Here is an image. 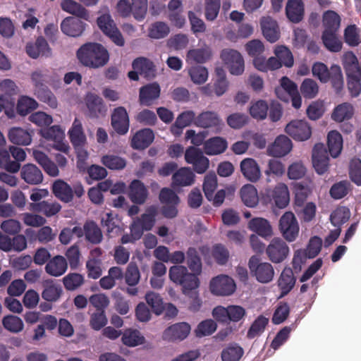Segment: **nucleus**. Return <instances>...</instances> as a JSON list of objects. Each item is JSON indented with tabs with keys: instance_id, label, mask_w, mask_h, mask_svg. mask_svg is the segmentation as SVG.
I'll use <instances>...</instances> for the list:
<instances>
[{
	"instance_id": "6",
	"label": "nucleus",
	"mask_w": 361,
	"mask_h": 361,
	"mask_svg": "<svg viewBox=\"0 0 361 361\" xmlns=\"http://www.w3.org/2000/svg\"><path fill=\"white\" fill-rule=\"evenodd\" d=\"M221 59L227 66L231 74L234 75H242L245 70V63L243 56L239 51L232 49H224L221 52Z\"/></svg>"
},
{
	"instance_id": "19",
	"label": "nucleus",
	"mask_w": 361,
	"mask_h": 361,
	"mask_svg": "<svg viewBox=\"0 0 361 361\" xmlns=\"http://www.w3.org/2000/svg\"><path fill=\"white\" fill-rule=\"evenodd\" d=\"M262 34L265 39L276 42L280 37V30L277 22L269 16L263 17L260 21Z\"/></svg>"
},
{
	"instance_id": "60",
	"label": "nucleus",
	"mask_w": 361,
	"mask_h": 361,
	"mask_svg": "<svg viewBox=\"0 0 361 361\" xmlns=\"http://www.w3.org/2000/svg\"><path fill=\"white\" fill-rule=\"evenodd\" d=\"M274 54L283 66L288 68L293 66L294 63L293 54L286 46H277L274 49Z\"/></svg>"
},
{
	"instance_id": "50",
	"label": "nucleus",
	"mask_w": 361,
	"mask_h": 361,
	"mask_svg": "<svg viewBox=\"0 0 361 361\" xmlns=\"http://www.w3.org/2000/svg\"><path fill=\"white\" fill-rule=\"evenodd\" d=\"M243 349L237 344H231L221 352L222 361H239L243 355Z\"/></svg>"
},
{
	"instance_id": "25",
	"label": "nucleus",
	"mask_w": 361,
	"mask_h": 361,
	"mask_svg": "<svg viewBox=\"0 0 361 361\" xmlns=\"http://www.w3.org/2000/svg\"><path fill=\"white\" fill-rule=\"evenodd\" d=\"M67 268L66 259L61 255H56L47 262L45 271L50 276L58 277L63 275L66 271Z\"/></svg>"
},
{
	"instance_id": "32",
	"label": "nucleus",
	"mask_w": 361,
	"mask_h": 361,
	"mask_svg": "<svg viewBox=\"0 0 361 361\" xmlns=\"http://www.w3.org/2000/svg\"><path fill=\"white\" fill-rule=\"evenodd\" d=\"M287 18L293 23H299L303 17L304 4L302 0H288L286 6Z\"/></svg>"
},
{
	"instance_id": "58",
	"label": "nucleus",
	"mask_w": 361,
	"mask_h": 361,
	"mask_svg": "<svg viewBox=\"0 0 361 361\" xmlns=\"http://www.w3.org/2000/svg\"><path fill=\"white\" fill-rule=\"evenodd\" d=\"M310 190L300 183L295 185L294 209L296 213L300 212V208L304 206L308 197Z\"/></svg>"
},
{
	"instance_id": "9",
	"label": "nucleus",
	"mask_w": 361,
	"mask_h": 361,
	"mask_svg": "<svg viewBox=\"0 0 361 361\" xmlns=\"http://www.w3.org/2000/svg\"><path fill=\"white\" fill-rule=\"evenodd\" d=\"M286 133L297 141H305L312 135V128L305 120L291 121L286 126Z\"/></svg>"
},
{
	"instance_id": "28",
	"label": "nucleus",
	"mask_w": 361,
	"mask_h": 361,
	"mask_svg": "<svg viewBox=\"0 0 361 361\" xmlns=\"http://www.w3.org/2000/svg\"><path fill=\"white\" fill-rule=\"evenodd\" d=\"M195 174L189 167H182L178 169L172 176L173 186H188L194 183Z\"/></svg>"
},
{
	"instance_id": "63",
	"label": "nucleus",
	"mask_w": 361,
	"mask_h": 361,
	"mask_svg": "<svg viewBox=\"0 0 361 361\" xmlns=\"http://www.w3.org/2000/svg\"><path fill=\"white\" fill-rule=\"evenodd\" d=\"M64 287L68 290H74L84 283V277L78 273H70L63 279Z\"/></svg>"
},
{
	"instance_id": "15",
	"label": "nucleus",
	"mask_w": 361,
	"mask_h": 361,
	"mask_svg": "<svg viewBox=\"0 0 361 361\" xmlns=\"http://www.w3.org/2000/svg\"><path fill=\"white\" fill-rule=\"evenodd\" d=\"M190 331V326L186 322L177 323L164 330L162 338L166 341H182Z\"/></svg>"
},
{
	"instance_id": "14",
	"label": "nucleus",
	"mask_w": 361,
	"mask_h": 361,
	"mask_svg": "<svg viewBox=\"0 0 361 361\" xmlns=\"http://www.w3.org/2000/svg\"><path fill=\"white\" fill-rule=\"evenodd\" d=\"M195 125L204 128H214L215 133H219L224 123L216 112L207 111L196 117Z\"/></svg>"
},
{
	"instance_id": "55",
	"label": "nucleus",
	"mask_w": 361,
	"mask_h": 361,
	"mask_svg": "<svg viewBox=\"0 0 361 361\" xmlns=\"http://www.w3.org/2000/svg\"><path fill=\"white\" fill-rule=\"evenodd\" d=\"M4 327L11 333H18L23 329L24 324L22 319L15 315L5 316L2 319Z\"/></svg>"
},
{
	"instance_id": "43",
	"label": "nucleus",
	"mask_w": 361,
	"mask_h": 361,
	"mask_svg": "<svg viewBox=\"0 0 361 361\" xmlns=\"http://www.w3.org/2000/svg\"><path fill=\"white\" fill-rule=\"evenodd\" d=\"M157 214V207L154 205L150 206L146 209L145 214L137 219V221L144 227L145 231H150L154 226Z\"/></svg>"
},
{
	"instance_id": "31",
	"label": "nucleus",
	"mask_w": 361,
	"mask_h": 361,
	"mask_svg": "<svg viewBox=\"0 0 361 361\" xmlns=\"http://www.w3.org/2000/svg\"><path fill=\"white\" fill-rule=\"evenodd\" d=\"M52 192L57 198L66 203L72 201L73 198V188L61 179L54 181L52 185Z\"/></svg>"
},
{
	"instance_id": "47",
	"label": "nucleus",
	"mask_w": 361,
	"mask_h": 361,
	"mask_svg": "<svg viewBox=\"0 0 361 361\" xmlns=\"http://www.w3.org/2000/svg\"><path fill=\"white\" fill-rule=\"evenodd\" d=\"M121 340L124 345L135 347L144 343L145 337L138 330L127 329L123 334Z\"/></svg>"
},
{
	"instance_id": "3",
	"label": "nucleus",
	"mask_w": 361,
	"mask_h": 361,
	"mask_svg": "<svg viewBox=\"0 0 361 361\" xmlns=\"http://www.w3.org/2000/svg\"><path fill=\"white\" fill-rule=\"evenodd\" d=\"M169 274L170 279L173 283L181 286L183 293L185 295L199 287L200 281L197 277L198 275L190 273L184 266L176 265L171 267Z\"/></svg>"
},
{
	"instance_id": "61",
	"label": "nucleus",
	"mask_w": 361,
	"mask_h": 361,
	"mask_svg": "<svg viewBox=\"0 0 361 361\" xmlns=\"http://www.w3.org/2000/svg\"><path fill=\"white\" fill-rule=\"evenodd\" d=\"M217 187V177L214 173H209L204 177L203 191L206 198L211 201L213 193Z\"/></svg>"
},
{
	"instance_id": "27",
	"label": "nucleus",
	"mask_w": 361,
	"mask_h": 361,
	"mask_svg": "<svg viewBox=\"0 0 361 361\" xmlns=\"http://www.w3.org/2000/svg\"><path fill=\"white\" fill-rule=\"evenodd\" d=\"M129 197L135 204H143L148 195V192L145 185L139 180H134L129 187Z\"/></svg>"
},
{
	"instance_id": "13",
	"label": "nucleus",
	"mask_w": 361,
	"mask_h": 361,
	"mask_svg": "<svg viewBox=\"0 0 361 361\" xmlns=\"http://www.w3.org/2000/svg\"><path fill=\"white\" fill-rule=\"evenodd\" d=\"M312 164L319 175H323L329 170V157L324 144L317 143L314 145L312 150Z\"/></svg>"
},
{
	"instance_id": "57",
	"label": "nucleus",
	"mask_w": 361,
	"mask_h": 361,
	"mask_svg": "<svg viewBox=\"0 0 361 361\" xmlns=\"http://www.w3.org/2000/svg\"><path fill=\"white\" fill-rule=\"evenodd\" d=\"M268 323V318L263 315L259 316L251 324V326L250 327L247 334V338H254L255 337L260 335L262 332H264Z\"/></svg>"
},
{
	"instance_id": "1",
	"label": "nucleus",
	"mask_w": 361,
	"mask_h": 361,
	"mask_svg": "<svg viewBox=\"0 0 361 361\" xmlns=\"http://www.w3.org/2000/svg\"><path fill=\"white\" fill-rule=\"evenodd\" d=\"M62 10L72 13L77 17H67L61 23V30L65 35L70 37L80 36L85 24L80 20H87L89 17L87 11L80 4L73 0H63L61 3Z\"/></svg>"
},
{
	"instance_id": "35",
	"label": "nucleus",
	"mask_w": 361,
	"mask_h": 361,
	"mask_svg": "<svg viewBox=\"0 0 361 361\" xmlns=\"http://www.w3.org/2000/svg\"><path fill=\"white\" fill-rule=\"evenodd\" d=\"M240 195L243 202L248 207H255L259 202L257 188L251 184H246L242 187Z\"/></svg>"
},
{
	"instance_id": "41",
	"label": "nucleus",
	"mask_w": 361,
	"mask_h": 361,
	"mask_svg": "<svg viewBox=\"0 0 361 361\" xmlns=\"http://www.w3.org/2000/svg\"><path fill=\"white\" fill-rule=\"evenodd\" d=\"M354 114V108L348 102H344L335 107L331 114V118L336 122H343L350 119Z\"/></svg>"
},
{
	"instance_id": "40",
	"label": "nucleus",
	"mask_w": 361,
	"mask_h": 361,
	"mask_svg": "<svg viewBox=\"0 0 361 361\" xmlns=\"http://www.w3.org/2000/svg\"><path fill=\"white\" fill-rule=\"evenodd\" d=\"M0 89L4 92L0 95V102L6 103L7 106L13 104L12 95L17 92V86L11 79H4L0 82Z\"/></svg>"
},
{
	"instance_id": "20",
	"label": "nucleus",
	"mask_w": 361,
	"mask_h": 361,
	"mask_svg": "<svg viewBox=\"0 0 361 361\" xmlns=\"http://www.w3.org/2000/svg\"><path fill=\"white\" fill-rule=\"evenodd\" d=\"M291 140L286 135L278 136L274 142L268 148L269 154L275 157H281L288 154L292 149Z\"/></svg>"
},
{
	"instance_id": "16",
	"label": "nucleus",
	"mask_w": 361,
	"mask_h": 361,
	"mask_svg": "<svg viewBox=\"0 0 361 361\" xmlns=\"http://www.w3.org/2000/svg\"><path fill=\"white\" fill-rule=\"evenodd\" d=\"M240 171L243 176L251 183H257L262 176L257 162L252 158H245L241 161Z\"/></svg>"
},
{
	"instance_id": "49",
	"label": "nucleus",
	"mask_w": 361,
	"mask_h": 361,
	"mask_svg": "<svg viewBox=\"0 0 361 361\" xmlns=\"http://www.w3.org/2000/svg\"><path fill=\"white\" fill-rule=\"evenodd\" d=\"M34 91L35 95L39 101L48 104L51 108H56L57 99L47 86L44 85L35 89Z\"/></svg>"
},
{
	"instance_id": "4",
	"label": "nucleus",
	"mask_w": 361,
	"mask_h": 361,
	"mask_svg": "<svg viewBox=\"0 0 361 361\" xmlns=\"http://www.w3.org/2000/svg\"><path fill=\"white\" fill-rule=\"evenodd\" d=\"M248 267L252 276L262 283H267L271 281L274 276V269L271 264L262 262L257 256H252L248 262Z\"/></svg>"
},
{
	"instance_id": "26",
	"label": "nucleus",
	"mask_w": 361,
	"mask_h": 361,
	"mask_svg": "<svg viewBox=\"0 0 361 361\" xmlns=\"http://www.w3.org/2000/svg\"><path fill=\"white\" fill-rule=\"evenodd\" d=\"M20 175L21 178L30 185H38L43 180L41 170L32 164L24 165L21 169Z\"/></svg>"
},
{
	"instance_id": "2",
	"label": "nucleus",
	"mask_w": 361,
	"mask_h": 361,
	"mask_svg": "<svg viewBox=\"0 0 361 361\" xmlns=\"http://www.w3.org/2000/svg\"><path fill=\"white\" fill-rule=\"evenodd\" d=\"M79 62L89 68H99L109 61L108 50L100 43L87 42L80 46L76 52Z\"/></svg>"
},
{
	"instance_id": "8",
	"label": "nucleus",
	"mask_w": 361,
	"mask_h": 361,
	"mask_svg": "<svg viewBox=\"0 0 361 361\" xmlns=\"http://www.w3.org/2000/svg\"><path fill=\"white\" fill-rule=\"evenodd\" d=\"M279 230L283 237L288 242H293L296 239L299 233V226L292 212H286L281 216L279 220Z\"/></svg>"
},
{
	"instance_id": "33",
	"label": "nucleus",
	"mask_w": 361,
	"mask_h": 361,
	"mask_svg": "<svg viewBox=\"0 0 361 361\" xmlns=\"http://www.w3.org/2000/svg\"><path fill=\"white\" fill-rule=\"evenodd\" d=\"M250 230L256 233L257 235L267 238L272 235V228L268 220L255 217L252 219L248 223Z\"/></svg>"
},
{
	"instance_id": "23",
	"label": "nucleus",
	"mask_w": 361,
	"mask_h": 361,
	"mask_svg": "<svg viewBox=\"0 0 361 361\" xmlns=\"http://www.w3.org/2000/svg\"><path fill=\"white\" fill-rule=\"evenodd\" d=\"M133 68L138 71L140 75L147 79H152L156 75V68L154 63L145 57L135 59L132 63Z\"/></svg>"
},
{
	"instance_id": "62",
	"label": "nucleus",
	"mask_w": 361,
	"mask_h": 361,
	"mask_svg": "<svg viewBox=\"0 0 361 361\" xmlns=\"http://www.w3.org/2000/svg\"><path fill=\"white\" fill-rule=\"evenodd\" d=\"M195 114L192 111H186L181 113L176 118L175 123L171 127V130L173 132L175 128L179 130L190 126L195 121Z\"/></svg>"
},
{
	"instance_id": "64",
	"label": "nucleus",
	"mask_w": 361,
	"mask_h": 361,
	"mask_svg": "<svg viewBox=\"0 0 361 361\" xmlns=\"http://www.w3.org/2000/svg\"><path fill=\"white\" fill-rule=\"evenodd\" d=\"M349 176L357 185H361V160L358 158L351 159L349 166Z\"/></svg>"
},
{
	"instance_id": "12",
	"label": "nucleus",
	"mask_w": 361,
	"mask_h": 361,
	"mask_svg": "<svg viewBox=\"0 0 361 361\" xmlns=\"http://www.w3.org/2000/svg\"><path fill=\"white\" fill-rule=\"evenodd\" d=\"M209 288L214 295H230L235 291V284L232 278L226 275H219L212 279Z\"/></svg>"
},
{
	"instance_id": "10",
	"label": "nucleus",
	"mask_w": 361,
	"mask_h": 361,
	"mask_svg": "<svg viewBox=\"0 0 361 361\" xmlns=\"http://www.w3.org/2000/svg\"><path fill=\"white\" fill-rule=\"evenodd\" d=\"M111 125L115 132L120 135H126L130 128V119L127 110L123 106L114 109L111 115Z\"/></svg>"
},
{
	"instance_id": "48",
	"label": "nucleus",
	"mask_w": 361,
	"mask_h": 361,
	"mask_svg": "<svg viewBox=\"0 0 361 361\" xmlns=\"http://www.w3.org/2000/svg\"><path fill=\"white\" fill-rule=\"evenodd\" d=\"M324 31L337 32L341 23L340 16L333 11H327L323 16Z\"/></svg>"
},
{
	"instance_id": "45",
	"label": "nucleus",
	"mask_w": 361,
	"mask_h": 361,
	"mask_svg": "<svg viewBox=\"0 0 361 361\" xmlns=\"http://www.w3.org/2000/svg\"><path fill=\"white\" fill-rule=\"evenodd\" d=\"M337 32L324 31L322 41L325 47L333 52H338L342 48V42L338 39Z\"/></svg>"
},
{
	"instance_id": "44",
	"label": "nucleus",
	"mask_w": 361,
	"mask_h": 361,
	"mask_svg": "<svg viewBox=\"0 0 361 361\" xmlns=\"http://www.w3.org/2000/svg\"><path fill=\"white\" fill-rule=\"evenodd\" d=\"M187 264L192 273L197 275L202 272V262L197 250L195 247H189L186 252Z\"/></svg>"
},
{
	"instance_id": "46",
	"label": "nucleus",
	"mask_w": 361,
	"mask_h": 361,
	"mask_svg": "<svg viewBox=\"0 0 361 361\" xmlns=\"http://www.w3.org/2000/svg\"><path fill=\"white\" fill-rule=\"evenodd\" d=\"M170 32L169 25L162 21H157L149 26L148 36L152 39H159L166 37Z\"/></svg>"
},
{
	"instance_id": "42",
	"label": "nucleus",
	"mask_w": 361,
	"mask_h": 361,
	"mask_svg": "<svg viewBox=\"0 0 361 361\" xmlns=\"http://www.w3.org/2000/svg\"><path fill=\"white\" fill-rule=\"evenodd\" d=\"M44 288L42 297L47 302H56L62 293L61 286L54 284L52 281H46Z\"/></svg>"
},
{
	"instance_id": "51",
	"label": "nucleus",
	"mask_w": 361,
	"mask_h": 361,
	"mask_svg": "<svg viewBox=\"0 0 361 361\" xmlns=\"http://www.w3.org/2000/svg\"><path fill=\"white\" fill-rule=\"evenodd\" d=\"M102 163L111 170H122L126 166V160L114 154H106L102 157Z\"/></svg>"
},
{
	"instance_id": "11",
	"label": "nucleus",
	"mask_w": 361,
	"mask_h": 361,
	"mask_svg": "<svg viewBox=\"0 0 361 361\" xmlns=\"http://www.w3.org/2000/svg\"><path fill=\"white\" fill-rule=\"evenodd\" d=\"M87 109V116L91 118H98L104 116L107 107L103 99L95 93L88 92L85 97Z\"/></svg>"
},
{
	"instance_id": "38",
	"label": "nucleus",
	"mask_w": 361,
	"mask_h": 361,
	"mask_svg": "<svg viewBox=\"0 0 361 361\" xmlns=\"http://www.w3.org/2000/svg\"><path fill=\"white\" fill-rule=\"evenodd\" d=\"M327 145L331 156L334 158L338 157L343 149V137L336 130L328 133Z\"/></svg>"
},
{
	"instance_id": "54",
	"label": "nucleus",
	"mask_w": 361,
	"mask_h": 361,
	"mask_svg": "<svg viewBox=\"0 0 361 361\" xmlns=\"http://www.w3.org/2000/svg\"><path fill=\"white\" fill-rule=\"evenodd\" d=\"M10 152L6 149L0 150V168L10 173H16L20 168V163L11 160Z\"/></svg>"
},
{
	"instance_id": "5",
	"label": "nucleus",
	"mask_w": 361,
	"mask_h": 361,
	"mask_svg": "<svg viewBox=\"0 0 361 361\" xmlns=\"http://www.w3.org/2000/svg\"><path fill=\"white\" fill-rule=\"evenodd\" d=\"M268 259L274 264L283 262L289 255L290 249L281 238H274L265 249Z\"/></svg>"
},
{
	"instance_id": "18",
	"label": "nucleus",
	"mask_w": 361,
	"mask_h": 361,
	"mask_svg": "<svg viewBox=\"0 0 361 361\" xmlns=\"http://www.w3.org/2000/svg\"><path fill=\"white\" fill-rule=\"evenodd\" d=\"M154 134L150 128H143L133 136L130 145L134 149H145L154 141Z\"/></svg>"
},
{
	"instance_id": "34",
	"label": "nucleus",
	"mask_w": 361,
	"mask_h": 361,
	"mask_svg": "<svg viewBox=\"0 0 361 361\" xmlns=\"http://www.w3.org/2000/svg\"><path fill=\"white\" fill-rule=\"evenodd\" d=\"M68 135L74 147L85 145L86 136L83 132L82 123L78 118H75L72 127L68 130Z\"/></svg>"
},
{
	"instance_id": "37",
	"label": "nucleus",
	"mask_w": 361,
	"mask_h": 361,
	"mask_svg": "<svg viewBox=\"0 0 361 361\" xmlns=\"http://www.w3.org/2000/svg\"><path fill=\"white\" fill-rule=\"evenodd\" d=\"M85 240L89 243L98 245L103 240L101 228L94 221H87L85 223Z\"/></svg>"
},
{
	"instance_id": "22",
	"label": "nucleus",
	"mask_w": 361,
	"mask_h": 361,
	"mask_svg": "<svg viewBox=\"0 0 361 361\" xmlns=\"http://www.w3.org/2000/svg\"><path fill=\"white\" fill-rule=\"evenodd\" d=\"M26 52L30 57L37 59L39 56L51 55V49L47 40L43 37H39L34 44L26 45Z\"/></svg>"
},
{
	"instance_id": "29",
	"label": "nucleus",
	"mask_w": 361,
	"mask_h": 361,
	"mask_svg": "<svg viewBox=\"0 0 361 361\" xmlns=\"http://www.w3.org/2000/svg\"><path fill=\"white\" fill-rule=\"evenodd\" d=\"M8 140L13 144L17 145H29L32 142L30 133L20 127H12L8 130Z\"/></svg>"
},
{
	"instance_id": "52",
	"label": "nucleus",
	"mask_w": 361,
	"mask_h": 361,
	"mask_svg": "<svg viewBox=\"0 0 361 361\" xmlns=\"http://www.w3.org/2000/svg\"><path fill=\"white\" fill-rule=\"evenodd\" d=\"M300 92L305 99H313L319 92V86L315 80L312 78L305 79L300 87Z\"/></svg>"
},
{
	"instance_id": "7",
	"label": "nucleus",
	"mask_w": 361,
	"mask_h": 361,
	"mask_svg": "<svg viewBox=\"0 0 361 361\" xmlns=\"http://www.w3.org/2000/svg\"><path fill=\"white\" fill-rule=\"evenodd\" d=\"M186 163L191 164L193 170L198 174L207 171L209 166V160L203 154V152L194 146L188 147L185 152Z\"/></svg>"
},
{
	"instance_id": "21",
	"label": "nucleus",
	"mask_w": 361,
	"mask_h": 361,
	"mask_svg": "<svg viewBox=\"0 0 361 361\" xmlns=\"http://www.w3.org/2000/svg\"><path fill=\"white\" fill-rule=\"evenodd\" d=\"M160 91V87L157 82L142 86L140 89V103L145 106H150L154 100L159 97Z\"/></svg>"
},
{
	"instance_id": "39",
	"label": "nucleus",
	"mask_w": 361,
	"mask_h": 361,
	"mask_svg": "<svg viewBox=\"0 0 361 361\" xmlns=\"http://www.w3.org/2000/svg\"><path fill=\"white\" fill-rule=\"evenodd\" d=\"M212 56V49L205 45L200 48L190 49L187 53V60L196 63H204L211 59Z\"/></svg>"
},
{
	"instance_id": "53",
	"label": "nucleus",
	"mask_w": 361,
	"mask_h": 361,
	"mask_svg": "<svg viewBox=\"0 0 361 361\" xmlns=\"http://www.w3.org/2000/svg\"><path fill=\"white\" fill-rule=\"evenodd\" d=\"M38 106L37 102L27 96H22L17 104V112L21 116H26Z\"/></svg>"
},
{
	"instance_id": "36",
	"label": "nucleus",
	"mask_w": 361,
	"mask_h": 361,
	"mask_svg": "<svg viewBox=\"0 0 361 361\" xmlns=\"http://www.w3.org/2000/svg\"><path fill=\"white\" fill-rule=\"evenodd\" d=\"M272 199L277 207L280 209L285 208L290 200L287 185L284 183H279L276 185L272 192Z\"/></svg>"
},
{
	"instance_id": "24",
	"label": "nucleus",
	"mask_w": 361,
	"mask_h": 361,
	"mask_svg": "<svg viewBox=\"0 0 361 361\" xmlns=\"http://www.w3.org/2000/svg\"><path fill=\"white\" fill-rule=\"evenodd\" d=\"M228 147V142L221 137H213L204 142L203 149L206 154L212 156L224 153Z\"/></svg>"
},
{
	"instance_id": "56",
	"label": "nucleus",
	"mask_w": 361,
	"mask_h": 361,
	"mask_svg": "<svg viewBox=\"0 0 361 361\" xmlns=\"http://www.w3.org/2000/svg\"><path fill=\"white\" fill-rule=\"evenodd\" d=\"M285 173V166L281 161L271 159L269 161L267 168L264 171L267 176V181L270 182V176L280 177Z\"/></svg>"
},
{
	"instance_id": "59",
	"label": "nucleus",
	"mask_w": 361,
	"mask_h": 361,
	"mask_svg": "<svg viewBox=\"0 0 361 361\" xmlns=\"http://www.w3.org/2000/svg\"><path fill=\"white\" fill-rule=\"evenodd\" d=\"M145 300L147 303L151 307L152 312L156 314L159 315L163 312L164 305L159 294L154 292L148 293L145 295Z\"/></svg>"
},
{
	"instance_id": "17",
	"label": "nucleus",
	"mask_w": 361,
	"mask_h": 361,
	"mask_svg": "<svg viewBox=\"0 0 361 361\" xmlns=\"http://www.w3.org/2000/svg\"><path fill=\"white\" fill-rule=\"evenodd\" d=\"M295 282L296 278L293 270L290 267H285L277 281V286L281 291L279 298L287 295L295 286Z\"/></svg>"
},
{
	"instance_id": "30",
	"label": "nucleus",
	"mask_w": 361,
	"mask_h": 361,
	"mask_svg": "<svg viewBox=\"0 0 361 361\" xmlns=\"http://www.w3.org/2000/svg\"><path fill=\"white\" fill-rule=\"evenodd\" d=\"M61 209V206L56 202L42 201L37 203H30V209L42 213L47 217L56 215Z\"/></svg>"
}]
</instances>
